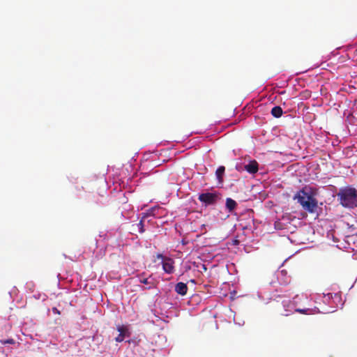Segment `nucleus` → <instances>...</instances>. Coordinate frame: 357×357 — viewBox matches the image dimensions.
<instances>
[{"label": "nucleus", "instance_id": "obj_4", "mask_svg": "<svg viewBox=\"0 0 357 357\" xmlns=\"http://www.w3.org/2000/svg\"><path fill=\"white\" fill-rule=\"evenodd\" d=\"M156 258L161 259L163 271L167 274H172L174 271V261L173 259L165 256L162 254H157Z\"/></svg>", "mask_w": 357, "mask_h": 357}, {"label": "nucleus", "instance_id": "obj_3", "mask_svg": "<svg viewBox=\"0 0 357 357\" xmlns=\"http://www.w3.org/2000/svg\"><path fill=\"white\" fill-rule=\"evenodd\" d=\"M221 195L218 192L201 193L198 196V200L206 206L213 205L220 199Z\"/></svg>", "mask_w": 357, "mask_h": 357}, {"label": "nucleus", "instance_id": "obj_15", "mask_svg": "<svg viewBox=\"0 0 357 357\" xmlns=\"http://www.w3.org/2000/svg\"><path fill=\"white\" fill-rule=\"evenodd\" d=\"M52 312L54 313V314H60V311L56 308V307H53L52 308Z\"/></svg>", "mask_w": 357, "mask_h": 357}, {"label": "nucleus", "instance_id": "obj_14", "mask_svg": "<svg viewBox=\"0 0 357 357\" xmlns=\"http://www.w3.org/2000/svg\"><path fill=\"white\" fill-rule=\"evenodd\" d=\"M295 311L297 312L301 313V314H309V312L310 311V310L309 308H306V309L297 308L295 310Z\"/></svg>", "mask_w": 357, "mask_h": 357}, {"label": "nucleus", "instance_id": "obj_7", "mask_svg": "<svg viewBox=\"0 0 357 357\" xmlns=\"http://www.w3.org/2000/svg\"><path fill=\"white\" fill-rule=\"evenodd\" d=\"M225 172V167L224 166H220L216 172H215V176L218 181V183L222 184L223 183V176Z\"/></svg>", "mask_w": 357, "mask_h": 357}, {"label": "nucleus", "instance_id": "obj_5", "mask_svg": "<svg viewBox=\"0 0 357 357\" xmlns=\"http://www.w3.org/2000/svg\"><path fill=\"white\" fill-rule=\"evenodd\" d=\"M188 288L187 284L182 282H178L175 285V288H174L175 291L181 296L186 295L187 292H188Z\"/></svg>", "mask_w": 357, "mask_h": 357}, {"label": "nucleus", "instance_id": "obj_17", "mask_svg": "<svg viewBox=\"0 0 357 357\" xmlns=\"http://www.w3.org/2000/svg\"><path fill=\"white\" fill-rule=\"evenodd\" d=\"M203 267H204V270H206V268L205 267V266H204V265L203 266Z\"/></svg>", "mask_w": 357, "mask_h": 357}, {"label": "nucleus", "instance_id": "obj_6", "mask_svg": "<svg viewBox=\"0 0 357 357\" xmlns=\"http://www.w3.org/2000/svg\"><path fill=\"white\" fill-rule=\"evenodd\" d=\"M245 169L250 174H255L259 170V165L256 160H251L244 167Z\"/></svg>", "mask_w": 357, "mask_h": 357}, {"label": "nucleus", "instance_id": "obj_10", "mask_svg": "<svg viewBox=\"0 0 357 357\" xmlns=\"http://www.w3.org/2000/svg\"><path fill=\"white\" fill-rule=\"evenodd\" d=\"M118 331L119 332V335L115 338L116 342H121L124 340L125 333L126 332V328L123 326L118 327Z\"/></svg>", "mask_w": 357, "mask_h": 357}, {"label": "nucleus", "instance_id": "obj_11", "mask_svg": "<svg viewBox=\"0 0 357 357\" xmlns=\"http://www.w3.org/2000/svg\"><path fill=\"white\" fill-rule=\"evenodd\" d=\"M282 109L280 106H275L271 109V114L275 118L280 117L282 115Z\"/></svg>", "mask_w": 357, "mask_h": 357}, {"label": "nucleus", "instance_id": "obj_8", "mask_svg": "<svg viewBox=\"0 0 357 357\" xmlns=\"http://www.w3.org/2000/svg\"><path fill=\"white\" fill-rule=\"evenodd\" d=\"M237 206V204L235 200L231 198H227L226 199V208L229 211L231 212L234 211Z\"/></svg>", "mask_w": 357, "mask_h": 357}, {"label": "nucleus", "instance_id": "obj_18", "mask_svg": "<svg viewBox=\"0 0 357 357\" xmlns=\"http://www.w3.org/2000/svg\"><path fill=\"white\" fill-rule=\"evenodd\" d=\"M355 52H356V54L357 55V49L356 50V51H355Z\"/></svg>", "mask_w": 357, "mask_h": 357}, {"label": "nucleus", "instance_id": "obj_16", "mask_svg": "<svg viewBox=\"0 0 357 357\" xmlns=\"http://www.w3.org/2000/svg\"><path fill=\"white\" fill-rule=\"evenodd\" d=\"M190 282H191V283H195V280H191Z\"/></svg>", "mask_w": 357, "mask_h": 357}, {"label": "nucleus", "instance_id": "obj_2", "mask_svg": "<svg viewBox=\"0 0 357 357\" xmlns=\"http://www.w3.org/2000/svg\"><path fill=\"white\" fill-rule=\"evenodd\" d=\"M337 196L344 207L352 208L357 206V190L354 188H341Z\"/></svg>", "mask_w": 357, "mask_h": 357}, {"label": "nucleus", "instance_id": "obj_1", "mask_svg": "<svg viewBox=\"0 0 357 357\" xmlns=\"http://www.w3.org/2000/svg\"><path fill=\"white\" fill-rule=\"evenodd\" d=\"M294 199H297L302 208L310 213H314L318 208V201L312 194L310 189L304 188L297 192Z\"/></svg>", "mask_w": 357, "mask_h": 357}, {"label": "nucleus", "instance_id": "obj_12", "mask_svg": "<svg viewBox=\"0 0 357 357\" xmlns=\"http://www.w3.org/2000/svg\"><path fill=\"white\" fill-rule=\"evenodd\" d=\"M151 277V275H150V277L149 278H139V282L142 283V284H149L150 286L148 287H144L143 289H151L152 287H154V282L149 280V278Z\"/></svg>", "mask_w": 357, "mask_h": 357}, {"label": "nucleus", "instance_id": "obj_13", "mask_svg": "<svg viewBox=\"0 0 357 357\" xmlns=\"http://www.w3.org/2000/svg\"><path fill=\"white\" fill-rule=\"evenodd\" d=\"M0 342L2 344H15V340L13 338H9L7 340H2Z\"/></svg>", "mask_w": 357, "mask_h": 357}, {"label": "nucleus", "instance_id": "obj_9", "mask_svg": "<svg viewBox=\"0 0 357 357\" xmlns=\"http://www.w3.org/2000/svg\"><path fill=\"white\" fill-rule=\"evenodd\" d=\"M132 230L134 231H138L140 234H142L145 231L144 229V220L142 219L139 222L135 225H132Z\"/></svg>", "mask_w": 357, "mask_h": 357}]
</instances>
